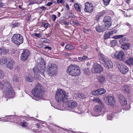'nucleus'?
<instances>
[{
    "label": "nucleus",
    "mask_w": 133,
    "mask_h": 133,
    "mask_svg": "<svg viewBox=\"0 0 133 133\" xmlns=\"http://www.w3.org/2000/svg\"><path fill=\"white\" fill-rule=\"evenodd\" d=\"M77 98H79L82 99L86 97L82 93H76L74 95Z\"/></svg>",
    "instance_id": "obj_23"
},
{
    "label": "nucleus",
    "mask_w": 133,
    "mask_h": 133,
    "mask_svg": "<svg viewBox=\"0 0 133 133\" xmlns=\"http://www.w3.org/2000/svg\"><path fill=\"white\" fill-rule=\"evenodd\" d=\"M63 1L62 0H57V2L58 3H63Z\"/></svg>",
    "instance_id": "obj_58"
},
{
    "label": "nucleus",
    "mask_w": 133,
    "mask_h": 133,
    "mask_svg": "<svg viewBox=\"0 0 133 133\" xmlns=\"http://www.w3.org/2000/svg\"><path fill=\"white\" fill-rule=\"evenodd\" d=\"M38 72L42 75H43L45 71V64H41L38 66Z\"/></svg>",
    "instance_id": "obj_16"
},
{
    "label": "nucleus",
    "mask_w": 133,
    "mask_h": 133,
    "mask_svg": "<svg viewBox=\"0 0 133 133\" xmlns=\"http://www.w3.org/2000/svg\"><path fill=\"white\" fill-rule=\"evenodd\" d=\"M34 35L35 36L37 37H39L41 36L42 35L41 34L35 33L34 34Z\"/></svg>",
    "instance_id": "obj_48"
},
{
    "label": "nucleus",
    "mask_w": 133,
    "mask_h": 133,
    "mask_svg": "<svg viewBox=\"0 0 133 133\" xmlns=\"http://www.w3.org/2000/svg\"><path fill=\"white\" fill-rule=\"evenodd\" d=\"M20 24L19 23L17 22L12 24L11 25L12 26L13 28H14L16 26H20Z\"/></svg>",
    "instance_id": "obj_45"
},
{
    "label": "nucleus",
    "mask_w": 133,
    "mask_h": 133,
    "mask_svg": "<svg viewBox=\"0 0 133 133\" xmlns=\"http://www.w3.org/2000/svg\"><path fill=\"white\" fill-rule=\"evenodd\" d=\"M103 64L104 67L108 69L112 68L113 67V64L112 61L108 58L106 59Z\"/></svg>",
    "instance_id": "obj_14"
},
{
    "label": "nucleus",
    "mask_w": 133,
    "mask_h": 133,
    "mask_svg": "<svg viewBox=\"0 0 133 133\" xmlns=\"http://www.w3.org/2000/svg\"><path fill=\"white\" fill-rule=\"evenodd\" d=\"M33 72L35 74H36L38 72V68H37V67H34L33 69Z\"/></svg>",
    "instance_id": "obj_43"
},
{
    "label": "nucleus",
    "mask_w": 133,
    "mask_h": 133,
    "mask_svg": "<svg viewBox=\"0 0 133 133\" xmlns=\"http://www.w3.org/2000/svg\"><path fill=\"white\" fill-rule=\"evenodd\" d=\"M82 57L83 61H84L86 59H89V58H88V57L85 55L83 56Z\"/></svg>",
    "instance_id": "obj_55"
},
{
    "label": "nucleus",
    "mask_w": 133,
    "mask_h": 133,
    "mask_svg": "<svg viewBox=\"0 0 133 133\" xmlns=\"http://www.w3.org/2000/svg\"><path fill=\"white\" fill-rule=\"evenodd\" d=\"M53 4L52 2H48L46 4V5L48 6H50Z\"/></svg>",
    "instance_id": "obj_54"
},
{
    "label": "nucleus",
    "mask_w": 133,
    "mask_h": 133,
    "mask_svg": "<svg viewBox=\"0 0 133 133\" xmlns=\"http://www.w3.org/2000/svg\"><path fill=\"white\" fill-rule=\"evenodd\" d=\"M41 63L42 64H45L44 63V61L42 59L41 60V61L40 62V64L39 65H41Z\"/></svg>",
    "instance_id": "obj_60"
},
{
    "label": "nucleus",
    "mask_w": 133,
    "mask_h": 133,
    "mask_svg": "<svg viewBox=\"0 0 133 133\" xmlns=\"http://www.w3.org/2000/svg\"><path fill=\"white\" fill-rule=\"evenodd\" d=\"M98 57L99 58V59L103 63L105 61H106V59L107 58L105 57L103 54L101 53L99 54Z\"/></svg>",
    "instance_id": "obj_22"
},
{
    "label": "nucleus",
    "mask_w": 133,
    "mask_h": 133,
    "mask_svg": "<svg viewBox=\"0 0 133 133\" xmlns=\"http://www.w3.org/2000/svg\"><path fill=\"white\" fill-rule=\"evenodd\" d=\"M51 18L52 20L53 21H55V19L56 18V15H52Z\"/></svg>",
    "instance_id": "obj_49"
},
{
    "label": "nucleus",
    "mask_w": 133,
    "mask_h": 133,
    "mask_svg": "<svg viewBox=\"0 0 133 133\" xmlns=\"http://www.w3.org/2000/svg\"><path fill=\"white\" fill-rule=\"evenodd\" d=\"M97 78L99 82H102L105 80V77L104 76L101 75L98 76Z\"/></svg>",
    "instance_id": "obj_25"
},
{
    "label": "nucleus",
    "mask_w": 133,
    "mask_h": 133,
    "mask_svg": "<svg viewBox=\"0 0 133 133\" xmlns=\"http://www.w3.org/2000/svg\"><path fill=\"white\" fill-rule=\"evenodd\" d=\"M115 110L116 112L115 113H118L121 111V108L120 107L116 106L115 108Z\"/></svg>",
    "instance_id": "obj_35"
},
{
    "label": "nucleus",
    "mask_w": 133,
    "mask_h": 133,
    "mask_svg": "<svg viewBox=\"0 0 133 133\" xmlns=\"http://www.w3.org/2000/svg\"><path fill=\"white\" fill-rule=\"evenodd\" d=\"M118 68L121 72L124 74H126L128 71V67L121 63H118L117 64Z\"/></svg>",
    "instance_id": "obj_11"
},
{
    "label": "nucleus",
    "mask_w": 133,
    "mask_h": 133,
    "mask_svg": "<svg viewBox=\"0 0 133 133\" xmlns=\"http://www.w3.org/2000/svg\"><path fill=\"white\" fill-rule=\"evenodd\" d=\"M85 74L86 75H89L90 74L89 70V68H85L84 70Z\"/></svg>",
    "instance_id": "obj_44"
},
{
    "label": "nucleus",
    "mask_w": 133,
    "mask_h": 133,
    "mask_svg": "<svg viewBox=\"0 0 133 133\" xmlns=\"http://www.w3.org/2000/svg\"><path fill=\"white\" fill-rule=\"evenodd\" d=\"M100 105H96L94 107L93 110L97 114L96 116H98V114L100 113L103 107V104H100Z\"/></svg>",
    "instance_id": "obj_15"
},
{
    "label": "nucleus",
    "mask_w": 133,
    "mask_h": 133,
    "mask_svg": "<svg viewBox=\"0 0 133 133\" xmlns=\"http://www.w3.org/2000/svg\"><path fill=\"white\" fill-rule=\"evenodd\" d=\"M7 61V58H3L1 62V63L2 64H5Z\"/></svg>",
    "instance_id": "obj_38"
},
{
    "label": "nucleus",
    "mask_w": 133,
    "mask_h": 133,
    "mask_svg": "<svg viewBox=\"0 0 133 133\" xmlns=\"http://www.w3.org/2000/svg\"><path fill=\"white\" fill-rule=\"evenodd\" d=\"M123 35H118L115 36V38L116 39H119L123 37Z\"/></svg>",
    "instance_id": "obj_50"
},
{
    "label": "nucleus",
    "mask_w": 133,
    "mask_h": 133,
    "mask_svg": "<svg viewBox=\"0 0 133 133\" xmlns=\"http://www.w3.org/2000/svg\"><path fill=\"white\" fill-rule=\"evenodd\" d=\"M114 56L116 58L120 61L124 60L126 58L125 53L122 51H120L115 54Z\"/></svg>",
    "instance_id": "obj_10"
},
{
    "label": "nucleus",
    "mask_w": 133,
    "mask_h": 133,
    "mask_svg": "<svg viewBox=\"0 0 133 133\" xmlns=\"http://www.w3.org/2000/svg\"><path fill=\"white\" fill-rule=\"evenodd\" d=\"M63 23L65 25H68L69 24V23L68 22H63Z\"/></svg>",
    "instance_id": "obj_57"
},
{
    "label": "nucleus",
    "mask_w": 133,
    "mask_h": 133,
    "mask_svg": "<svg viewBox=\"0 0 133 133\" xmlns=\"http://www.w3.org/2000/svg\"><path fill=\"white\" fill-rule=\"evenodd\" d=\"M74 6L75 7V9L78 12L81 11V9L80 7L78 5L77 3H75L74 4Z\"/></svg>",
    "instance_id": "obj_34"
},
{
    "label": "nucleus",
    "mask_w": 133,
    "mask_h": 133,
    "mask_svg": "<svg viewBox=\"0 0 133 133\" xmlns=\"http://www.w3.org/2000/svg\"><path fill=\"white\" fill-rule=\"evenodd\" d=\"M14 64V62L13 61L10 60L6 63V66L9 69L12 70L13 69Z\"/></svg>",
    "instance_id": "obj_19"
},
{
    "label": "nucleus",
    "mask_w": 133,
    "mask_h": 133,
    "mask_svg": "<svg viewBox=\"0 0 133 133\" xmlns=\"http://www.w3.org/2000/svg\"><path fill=\"white\" fill-rule=\"evenodd\" d=\"M5 76L4 72L2 70H0V78H3Z\"/></svg>",
    "instance_id": "obj_39"
},
{
    "label": "nucleus",
    "mask_w": 133,
    "mask_h": 133,
    "mask_svg": "<svg viewBox=\"0 0 133 133\" xmlns=\"http://www.w3.org/2000/svg\"><path fill=\"white\" fill-rule=\"evenodd\" d=\"M119 101L120 103L122 105H124L127 103V101L125 99V97L124 96H121Z\"/></svg>",
    "instance_id": "obj_21"
},
{
    "label": "nucleus",
    "mask_w": 133,
    "mask_h": 133,
    "mask_svg": "<svg viewBox=\"0 0 133 133\" xmlns=\"http://www.w3.org/2000/svg\"><path fill=\"white\" fill-rule=\"evenodd\" d=\"M4 88L5 89V92L7 96L12 98L15 96L13 89L8 82H6L4 84Z\"/></svg>",
    "instance_id": "obj_3"
},
{
    "label": "nucleus",
    "mask_w": 133,
    "mask_h": 133,
    "mask_svg": "<svg viewBox=\"0 0 133 133\" xmlns=\"http://www.w3.org/2000/svg\"><path fill=\"white\" fill-rule=\"evenodd\" d=\"M68 93H66L64 90L62 89H58L55 94V99L59 103L61 101L64 103L68 101Z\"/></svg>",
    "instance_id": "obj_1"
},
{
    "label": "nucleus",
    "mask_w": 133,
    "mask_h": 133,
    "mask_svg": "<svg viewBox=\"0 0 133 133\" xmlns=\"http://www.w3.org/2000/svg\"><path fill=\"white\" fill-rule=\"evenodd\" d=\"M77 103L73 101H71L68 104L69 107L70 108H73L77 106Z\"/></svg>",
    "instance_id": "obj_20"
},
{
    "label": "nucleus",
    "mask_w": 133,
    "mask_h": 133,
    "mask_svg": "<svg viewBox=\"0 0 133 133\" xmlns=\"http://www.w3.org/2000/svg\"><path fill=\"white\" fill-rule=\"evenodd\" d=\"M3 48L2 49H0V54H2V52H3Z\"/></svg>",
    "instance_id": "obj_64"
},
{
    "label": "nucleus",
    "mask_w": 133,
    "mask_h": 133,
    "mask_svg": "<svg viewBox=\"0 0 133 133\" xmlns=\"http://www.w3.org/2000/svg\"><path fill=\"white\" fill-rule=\"evenodd\" d=\"M107 12V11L106 10H103L101 12L98 13L97 15L99 17H101L102 15L105 14Z\"/></svg>",
    "instance_id": "obj_36"
},
{
    "label": "nucleus",
    "mask_w": 133,
    "mask_h": 133,
    "mask_svg": "<svg viewBox=\"0 0 133 133\" xmlns=\"http://www.w3.org/2000/svg\"><path fill=\"white\" fill-rule=\"evenodd\" d=\"M103 21L105 24V27L107 28L109 27L111 24L112 21V18L110 16H106L104 17Z\"/></svg>",
    "instance_id": "obj_7"
},
{
    "label": "nucleus",
    "mask_w": 133,
    "mask_h": 133,
    "mask_svg": "<svg viewBox=\"0 0 133 133\" xmlns=\"http://www.w3.org/2000/svg\"><path fill=\"white\" fill-rule=\"evenodd\" d=\"M107 78L110 82L114 84L118 82L119 81L118 77L112 75H108L107 76Z\"/></svg>",
    "instance_id": "obj_13"
},
{
    "label": "nucleus",
    "mask_w": 133,
    "mask_h": 133,
    "mask_svg": "<svg viewBox=\"0 0 133 133\" xmlns=\"http://www.w3.org/2000/svg\"><path fill=\"white\" fill-rule=\"evenodd\" d=\"M104 5L105 6L108 5L111 0H103Z\"/></svg>",
    "instance_id": "obj_42"
},
{
    "label": "nucleus",
    "mask_w": 133,
    "mask_h": 133,
    "mask_svg": "<svg viewBox=\"0 0 133 133\" xmlns=\"http://www.w3.org/2000/svg\"><path fill=\"white\" fill-rule=\"evenodd\" d=\"M29 54V51L28 49H25L23 50L21 56V60L23 62L27 60Z\"/></svg>",
    "instance_id": "obj_9"
},
{
    "label": "nucleus",
    "mask_w": 133,
    "mask_h": 133,
    "mask_svg": "<svg viewBox=\"0 0 133 133\" xmlns=\"http://www.w3.org/2000/svg\"><path fill=\"white\" fill-rule=\"evenodd\" d=\"M57 69L55 64L49 63L47 67V71L50 76H52L56 73Z\"/></svg>",
    "instance_id": "obj_6"
},
{
    "label": "nucleus",
    "mask_w": 133,
    "mask_h": 133,
    "mask_svg": "<svg viewBox=\"0 0 133 133\" xmlns=\"http://www.w3.org/2000/svg\"><path fill=\"white\" fill-rule=\"evenodd\" d=\"M26 79L27 81H28L29 82H31L33 81L34 79L32 77H29L27 76L26 78Z\"/></svg>",
    "instance_id": "obj_37"
},
{
    "label": "nucleus",
    "mask_w": 133,
    "mask_h": 133,
    "mask_svg": "<svg viewBox=\"0 0 133 133\" xmlns=\"http://www.w3.org/2000/svg\"><path fill=\"white\" fill-rule=\"evenodd\" d=\"M117 43V41L116 40H114L111 41L110 45L111 46H114Z\"/></svg>",
    "instance_id": "obj_33"
},
{
    "label": "nucleus",
    "mask_w": 133,
    "mask_h": 133,
    "mask_svg": "<svg viewBox=\"0 0 133 133\" xmlns=\"http://www.w3.org/2000/svg\"><path fill=\"white\" fill-rule=\"evenodd\" d=\"M94 73H99L103 71L102 67L97 63L94 64V66L92 68Z\"/></svg>",
    "instance_id": "obj_8"
},
{
    "label": "nucleus",
    "mask_w": 133,
    "mask_h": 133,
    "mask_svg": "<svg viewBox=\"0 0 133 133\" xmlns=\"http://www.w3.org/2000/svg\"><path fill=\"white\" fill-rule=\"evenodd\" d=\"M107 115V118L108 120H111L114 116L113 113L112 112H108Z\"/></svg>",
    "instance_id": "obj_28"
},
{
    "label": "nucleus",
    "mask_w": 133,
    "mask_h": 133,
    "mask_svg": "<svg viewBox=\"0 0 133 133\" xmlns=\"http://www.w3.org/2000/svg\"><path fill=\"white\" fill-rule=\"evenodd\" d=\"M21 125L22 127H26L27 126V124L26 122H23L21 124Z\"/></svg>",
    "instance_id": "obj_52"
},
{
    "label": "nucleus",
    "mask_w": 133,
    "mask_h": 133,
    "mask_svg": "<svg viewBox=\"0 0 133 133\" xmlns=\"http://www.w3.org/2000/svg\"><path fill=\"white\" fill-rule=\"evenodd\" d=\"M5 83L4 84H5ZM4 84L3 85V83L0 81V89L4 88Z\"/></svg>",
    "instance_id": "obj_53"
},
{
    "label": "nucleus",
    "mask_w": 133,
    "mask_h": 133,
    "mask_svg": "<svg viewBox=\"0 0 133 133\" xmlns=\"http://www.w3.org/2000/svg\"><path fill=\"white\" fill-rule=\"evenodd\" d=\"M65 48L67 49L71 50L74 49L75 48V47L73 46L68 44L66 45L65 46Z\"/></svg>",
    "instance_id": "obj_31"
},
{
    "label": "nucleus",
    "mask_w": 133,
    "mask_h": 133,
    "mask_svg": "<svg viewBox=\"0 0 133 133\" xmlns=\"http://www.w3.org/2000/svg\"><path fill=\"white\" fill-rule=\"evenodd\" d=\"M44 48L45 49H48L49 50H51V48L48 46H45Z\"/></svg>",
    "instance_id": "obj_61"
},
{
    "label": "nucleus",
    "mask_w": 133,
    "mask_h": 133,
    "mask_svg": "<svg viewBox=\"0 0 133 133\" xmlns=\"http://www.w3.org/2000/svg\"><path fill=\"white\" fill-rule=\"evenodd\" d=\"M92 94L93 95H99L98 89L96 90L93 91H92Z\"/></svg>",
    "instance_id": "obj_41"
},
{
    "label": "nucleus",
    "mask_w": 133,
    "mask_h": 133,
    "mask_svg": "<svg viewBox=\"0 0 133 133\" xmlns=\"http://www.w3.org/2000/svg\"><path fill=\"white\" fill-rule=\"evenodd\" d=\"M42 25L44 27L47 28L48 26H50V24L48 23L46 24L44 22H42Z\"/></svg>",
    "instance_id": "obj_46"
},
{
    "label": "nucleus",
    "mask_w": 133,
    "mask_h": 133,
    "mask_svg": "<svg viewBox=\"0 0 133 133\" xmlns=\"http://www.w3.org/2000/svg\"><path fill=\"white\" fill-rule=\"evenodd\" d=\"M112 36L111 33L110 32H105L104 36V39H106L109 38L111 37V36Z\"/></svg>",
    "instance_id": "obj_26"
},
{
    "label": "nucleus",
    "mask_w": 133,
    "mask_h": 133,
    "mask_svg": "<svg viewBox=\"0 0 133 133\" xmlns=\"http://www.w3.org/2000/svg\"><path fill=\"white\" fill-rule=\"evenodd\" d=\"M3 52H2V54H6L8 53L9 52V50L8 49H4L3 48Z\"/></svg>",
    "instance_id": "obj_47"
},
{
    "label": "nucleus",
    "mask_w": 133,
    "mask_h": 133,
    "mask_svg": "<svg viewBox=\"0 0 133 133\" xmlns=\"http://www.w3.org/2000/svg\"><path fill=\"white\" fill-rule=\"evenodd\" d=\"M91 3L88 2H86L85 4V11L89 13L91 12Z\"/></svg>",
    "instance_id": "obj_17"
},
{
    "label": "nucleus",
    "mask_w": 133,
    "mask_h": 133,
    "mask_svg": "<svg viewBox=\"0 0 133 133\" xmlns=\"http://www.w3.org/2000/svg\"><path fill=\"white\" fill-rule=\"evenodd\" d=\"M106 100L105 102V103L108 105H113L115 104V101L114 97L110 96H108L107 97L104 98V100L105 99Z\"/></svg>",
    "instance_id": "obj_12"
},
{
    "label": "nucleus",
    "mask_w": 133,
    "mask_h": 133,
    "mask_svg": "<svg viewBox=\"0 0 133 133\" xmlns=\"http://www.w3.org/2000/svg\"><path fill=\"white\" fill-rule=\"evenodd\" d=\"M99 95H102L106 92V90L103 88H101L98 89Z\"/></svg>",
    "instance_id": "obj_32"
},
{
    "label": "nucleus",
    "mask_w": 133,
    "mask_h": 133,
    "mask_svg": "<svg viewBox=\"0 0 133 133\" xmlns=\"http://www.w3.org/2000/svg\"><path fill=\"white\" fill-rule=\"evenodd\" d=\"M96 29L97 31L99 32L105 31L106 29H108V28H107L104 25H102L101 26L98 25L96 26Z\"/></svg>",
    "instance_id": "obj_18"
},
{
    "label": "nucleus",
    "mask_w": 133,
    "mask_h": 133,
    "mask_svg": "<svg viewBox=\"0 0 133 133\" xmlns=\"http://www.w3.org/2000/svg\"><path fill=\"white\" fill-rule=\"evenodd\" d=\"M78 59L80 61H83L82 57H78Z\"/></svg>",
    "instance_id": "obj_63"
},
{
    "label": "nucleus",
    "mask_w": 133,
    "mask_h": 133,
    "mask_svg": "<svg viewBox=\"0 0 133 133\" xmlns=\"http://www.w3.org/2000/svg\"><path fill=\"white\" fill-rule=\"evenodd\" d=\"M18 75L16 74L14 76L13 78V80L15 82L18 81Z\"/></svg>",
    "instance_id": "obj_40"
},
{
    "label": "nucleus",
    "mask_w": 133,
    "mask_h": 133,
    "mask_svg": "<svg viewBox=\"0 0 133 133\" xmlns=\"http://www.w3.org/2000/svg\"><path fill=\"white\" fill-rule=\"evenodd\" d=\"M130 45L129 43H124L122 44L121 47L122 49L125 50H126L129 49Z\"/></svg>",
    "instance_id": "obj_24"
},
{
    "label": "nucleus",
    "mask_w": 133,
    "mask_h": 133,
    "mask_svg": "<svg viewBox=\"0 0 133 133\" xmlns=\"http://www.w3.org/2000/svg\"><path fill=\"white\" fill-rule=\"evenodd\" d=\"M70 14L72 15L71 16V17L72 18H75V16L74 15V14H72V12H70Z\"/></svg>",
    "instance_id": "obj_59"
},
{
    "label": "nucleus",
    "mask_w": 133,
    "mask_h": 133,
    "mask_svg": "<svg viewBox=\"0 0 133 133\" xmlns=\"http://www.w3.org/2000/svg\"><path fill=\"white\" fill-rule=\"evenodd\" d=\"M66 7L67 8V9L68 10H69L70 8L69 7V6L68 4H66Z\"/></svg>",
    "instance_id": "obj_62"
},
{
    "label": "nucleus",
    "mask_w": 133,
    "mask_h": 133,
    "mask_svg": "<svg viewBox=\"0 0 133 133\" xmlns=\"http://www.w3.org/2000/svg\"><path fill=\"white\" fill-rule=\"evenodd\" d=\"M122 89L125 93L128 94L129 92V90L128 87L127 86H124L122 88Z\"/></svg>",
    "instance_id": "obj_29"
},
{
    "label": "nucleus",
    "mask_w": 133,
    "mask_h": 133,
    "mask_svg": "<svg viewBox=\"0 0 133 133\" xmlns=\"http://www.w3.org/2000/svg\"><path fill=\"white\" fill-rule=\"evenodd\" d=\"M23 36L18 34H14L11 38L12 41L15 44L19 45L22 43L23 41Z\"/></svg>",
    "instance_id": "obj_5"
},
{
    "label": "nucleus",
    "mask_w": 133,
    "mask_h": 133,
    "mask_svg": "<svg viewBox=\"0 0 133 133\" xmlns=\"http://www.w3.org/2000/svg\"><path fill=\"white\" fill-rule=\"evenodd\" d=\"M92 100L95 102H98L99 103V104H103L102 102L101 101L99 98L97 97H94V99Z\"/></svg>",
    "instance_id": "obj_30"
},
{
    "label": "nucleus",
    "mask_w": 133,
    "mask_h": 133,
    "mask_svg": "<svg viewBox=\"0 0 133 133\" xmlns=\"http://www.w3.org/2000/svg\"><path fill=\"white\" fill-rule=\"evenodd\" d=\"M117 30H115V29H114V30H111V31L110 32L111 33V35H112L113 34L116 33V32H117Z\"/></svg>",
    "instance_id": "obj_51"
},
{
    "label": "nucleus",
    "mask_w": 133,
    "mask_h": 133,
    "mask_svg": "<svg viewBox=\"0 0 133 133\" xmlns=\"http://www.w3.org/2000/svg\"><path fill=\"white\" fill-rule=\"evenodd\" d=\"M43 86L39 83H38L35 87L34 89L32 90V93L36 97H38L41 96L43 91Z\"/></svg>",
    "instance_id": "obj_4"
},
{
    "label": "nucleus",
    "mask_w": 133,
    "mask_h": 133,
    "mask_svg": "<svg viewBox=\"0 0 133 133\" xmlns=\"http://www.w3.org/2000/svg\"><path fill=\"white\" fill-rule=\"evenodd\" d=\"M40 9H42L43 10H45L46 8L43 6H41L39 7Z\"/></svg>",
    "instance_id": "obj_56"
},
{
    "label": "nucleus",
    "mask_w": 133,
    "mask_h": 133,
    "mask_svg": "<svg viewBox=\"0 0 133 133\" xmlns=\"http://www.w3.org/2000/svg\"><path fill=\"white\" fill-rule=\"evenodd\" d=\"M126 63L129 65H133V58H129L126 61Z\"/></svg>",
    "instance_id": "obj_27"
},
{
    "label": "nucleus",
    "mask_w": 133,
    "mask_h": 133,
    "mask_svg": "<svg viewBox=\"0 0 133 133\" xmlns=\"http://www.w3.org/2000/svg\"><path fill=\"white\" fill-rule=\"evenodd\" d=\"M79 67L75 64H71L69 66L67 70V72L69 75L73 76H79L80 72Z\"/></svg>",
    "instance_id": "obj_2"
}]
</instances>
